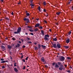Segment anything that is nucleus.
<instances>
[{"instance_id":"bb28decb","label":"nucleus","mask_w":73,"mask_h":73,"mask_svg":"<svg viewBox=\"0 0 73 73\" xmlns=\"http://www.w3.org/2000/svg\"><path fill=\"white\" fill-rule=\"evenodd\" d=\"M29 31L30 32H34V31H33V30H32V29H29Z\"/></svg>"},{"instance_id":"7ed1b4c3","label":"nucleus","mask_w":73,"mask_h":73,"mask_svg":"<svg viewBox=\"0 0 73 73\" xmlns=\"http://www.w3.org/2000/svg\"><path fill=\"white\" fill-rule=\"evenodd\" d=\"M24 21H27L26 22L27 23H28L30 22V21H29V20L28 18H25L24 19Z\"/></svg>"},{"instance_id":"e433bc0d","label":"nucleus","mask_w":73,"mask_h":73,"mask_svg":"<svg viewBox=\"0 0 73 73\" xmlns=\"http://www.w3.org/2000/svg\"><path fill=\"white\" fill-rule=\"evenodd\" d=\"M66 72H68V73H70L71 71L70 70H67Z\"/></svg>"},{"instance_id":"c03bdc74","label":"nucleus","mask_w":73,"mask_h":73,"mask_svg":"<svg viewBox=\"0 0 73 73\" xmlns=\"http://www.w3.org/2000/svg\"><path fill=\"white\" fill-rule=\"evenodd\" d=\"M52 64V65L53 66H54V65H55V63H54V62Z\"/></svg>"},{"instance_id":"58836bf2","label":"nucleus","mask_w":73,"mask_h":73,"mask_svg":"<svg viewBox=\"0 0 73 73\" xmlns=\"http://www.w3.org/2000/svg\"><path fill=\"white\" fill-rule=\"evenodd\" d=\"M41 9V8H40V7H38V10L39 11H40V9Z\"/></svg>"},{"instance_id":"7c9ffc66","label":"nucleus","mask_w":73,"mask_h":73,"mask_svg":"<svg viewBox=\"0 0 73 73\" xmlns=\"http://www.w3.org/2000/svg\"><path fill=\"white\" fill-rule=\"evenodd\" d=\"M26 15L27 16H29V15H30V14H29V13H27Z\"/></svg>"},{"instance_id":"6e6552de","label":"nucleus","mask_w":73,"mask_h":73,"mask_svg":"<svg viewBox=\"0 0 73 73\" xmlns=\"http://www.w3.org/2000/svg\"><path fill=\"white\" fill-rule=\"evenodd\" d=\"M1 49H4V50H6L5 47L3 45H1Z\"/></svg>"},{"instance_id":"4d7b16f0","label":"nucleus","mask_w":73,"mask_h":73,"mask_svg":"<svg viewBox=\"0 0 73 73\" xmlns=\"http://www.w3.org/2000/svg\"><path fill=\"white\" fill-rule=\"evenodd\" d=\"M33 2V0H31L30 1V3H31Z\"/></svg>"},{"instance_id":"8fccbe9b","label":"nucleus","mask_w":73,"mask_h":73,"mask_svg":"<svg viewBox=\"0 0 73 73\" xmlns=\"http://www.w3.org/2000/svg\"><path fill=\"white\" fill-rule=\"evenodd\" d=\"M68 34L69 35H70V34H71V31H70L68 33Z\"/></svg>"},{"instance_id":"49530a36","label":"nucleus","mask_w":73,"mask_h":73,"mask_svg":"<svg viewBox=\"0 0 73 73\" xmlns=\"http://www.w3.org/2000/svg\"><path fill=\"white\" fill-rule=\"evenodd\" d=\"M60 66V67H62H62H63V65H62V64H61L60 65V66Z\"/></svg>"},{"instance_id":"423d86ee","label":"nucleus","mask_w":73,"mask_h":73,"mask_svg":"<svg viewBox=\"0 0 73 73\" xmlns=\"http://www.w3.org/2000/svg\"><path fill=\"white\" fill-rule=\"evenodd\" d=\"M52 45H53V47L54 48H57V44H56V43L53 44L52 43Z\"/></svg>"},{"instance_id":"20e7f679","label":"nucleus","mask_w":73,"mask_h":73,"mask_svg":"<svg viewBox=\"0 0 73 73\" xmlns=\"http://www.w3.org/2000/svg\"><path fill=\"white\" fill-rule=\"evenodd\" d=\"M21 27H19L18 29L17 32H18L19 33H20L21 32Z\"/></svg>"},{"instance_id":"2f4dec72","label":"nucleus","mask_w":73,"mask_h":73,"mask_svg":"<svg viewBox=\"0 0 73 73\" xmlns=\"http://www.w3.org/2000/svg\"><path fill=\"white\" fill-rule=\"evenodd\" d=\"M67 59H68V60H71V58L68 57L67 58Z\"/></svg>"},{"instance_id":"f3484780","label":"nucleus","mask_w":73,"mask_h":73,"mask_svg":"<svg viewBox=\"0 0 73 73\" xmlns=\"http://www.w3.org/2000/svg\"><path fill=\"white\" fill-rule=\"evenodd\" d=\"M53 40L55 41H57V39L56 38H53Z\"/></svg>"},{"instance_id":"ddd939ff","label":"nucleus","mask_w":73,"mask_h":73,"mask_svg":"<svg viewBox=\"0 0 73 73\" xmlns=\"http://www.w3.org/2000/svg\"><path fill=\"white\" fill-rule=\"evenodd\" d=\"M14 70L15 71L16 73H17L18 72V70H17V68H14Z\"/></svg>"},{"instance_id":"09e8293b","label":"nucleus","mask_w":73,"mask_h":73,"mask_svg":"<svg viewBox=\"0 0 73 73\" xmlns=\"http://www.w3.org/2000/svg\"><path fill=\"white\" fill-rule=\"evenodd\" d=\"M21 57H20L21 59L23 58V57H24V55H22V56H21Z\"/></svg>"},{"instance_id":"4be33fe9","label":"nucleus","mask_w":73,"mask_h":73,"mask_svg":"<svg viewBox=\"0 0 73 73\" xmlns=\"http://www.w3.org/2000/svg\"><path fill=\"white\" fill-rule=\"evenodd\" d=\"M38 31V29H35L34 30L35 32H36V31Z\"/></svg>"},{"instance_id":"79ce46f5","label":"nucleus","mask_w":73,"mask_h":73,"mask_svg":"<svg viewBox=\"0 0 73 73\" xmlns=\"http://www.w3.org/2000/svg\"><path fill=\"white\" fill-rule=\"evenodd\" d=\"M29 57H26L25 58L26 60H27H27H28V59Z\"/></svg>"},{"instance_id":"72a5a7b5","label":"nucleus","mask_w":73,"mask_h":73,"mask_svg":"<svg viewBox=\"0 0 73 73\" xmlns=\"http://www.w3.org/2000/svg\"><path fill=\"white\" fill-rule=\"evenodd\" d=\"M5 19H6V20H9V18L8 17H6L5 18Z\"/></svg>"},{"instance_id":"4c0bfd02","label":"nucleus","mask_w":73,"mask_h":73,"mask_svg":"<svg viewBox=\"0 0 73 73\" xmlns=\"http://www.w3.org/2000/svg\"><path fill=\"white\" fill-rule=\"evenodd\" d=\"M22 69H23V70H25V66H23Z\"/></svg>"},{"instance_id":"cd10ccee","label":"nucleus","mask_w":73,"mask_h":73,"mask_svg":"<svg viewBox=\"0 0 73 73\" xmlns=\"http://www.w3.org/2000/svg\"><path fill=\"white\" fill-rule=\"evenodd\" d=\"M19 32H14V34H18L19 33Z\"/></svg>"},{"instance_id":"774afa93","label":"nucleus","mask_w":73,"mask_h":73,"mask_svg":"<svg viewBox=\"0 0 73 73\" xmlns=\"http://www.w3.org/2000/svg\"><path fill=\"white\" fill-rule=\"evenodd\" d=\"M64 66H65V67H67V65L65 64L64 65Z\"/></svg>"},{"instance_id":"39448f33","label":"nucleus","mask_w":73,"mask_h":73,"mask_svg":"<svg viewBox=\"0 0 73 73\" xmlns=\"http://www.w3.org/2000/svg\"><path fill=\"white\" fill-rule=\"evenodd\" d=\"M64 60H65V57L63 56H62L60 59V60L61 61H64Z\"/></svg>"},{"instance_id":"c85d7f7f","label":"nucleus","mask_w":73,"mask_h":73,"mask_svg":"<svg viewBox=\"0 0 73 73\" xmlns=\"http://www.w3.org/2000/svg\"><path fill=\"white\" fill-rule=\"evenodd\" d=\"M30 5H31V7L32 8H33V7H34V5H33V4H32V3H31Z\"/></svg>"},{"instance_id":"680f3d73","label":"nucleus","mask_w":73,"mask_h":73,"mask_svg":"<svg viewBox=\"0 0 73 73\" xmlns=\"http://www.w3.org/2000/svg\"><path fill=\"white\" fill-rule=\"evenodd\" d=\"M19 44H21V41H19Z\"/></svg>"},{"instance_id":"b1692460","label":"nucleus","mask_w":73,"mask_h":73,"mask_svg":"<svg viewBox=\"0 0 73 73\" xmlns=\"http://www.w3.org/2000/svg\"><path fill=\"white\" fill-rule=\"evenodd\" d=\"M43 5H46V2H45V1L43 2Z\"/></svg>"},{"instance_id":"0eeeda50","label":"nucleus","mask_w":73,"mask_h":73,"mask_svg":"<svg viewBox=\"0 0 73 73\" xmlns=\"http://www.w3.org/2000/svg\"><path fill=\"white\" fill-rule=\"evenodd\" d=\"M66 42L67 44H68L70 42V39L69 38H68L66 40Z\"/></svg>"},{"instance_id":"f03ea898","label":"nucleus","mask_w":73,"mask_h":73,"mask_svg":"<svg viewBox=\"0 0 73 73\" xmlns=\"http://www.w3.org/2000/svg\"><path fill=\"white\" fill-rule=\"evenodd\" d=\"M56 48H58L59 49H60L61 48V44L60 43L57 42V44L56 45Z\"/></svg>"},{"instance_id":"bf43d9fd","label":"nucleus","mask_w":73,"mask_h":73,"mask_svg":"<svg viewBox=\"0 0 73 73\" xmlns=\"http://www.w3.org/2000/svg\"><path fill=\"white\" fill-rule=\"evenodd\" d=\"M43 11H44V12H46V9H44L43 10Z\"/></svg>"},{"instance_id":"c756f323","label":"nucleus","mask_w":73,"mask_h":73,"mask_svg":"<svg viewBox=\"0 0 73 73\" xmlns=\"http://www.w3.org/2000/svg\"><path fill=\"white\" fill-rule=\"evenodd\" d=\"M44 36L45 37H49V35H45Z\"/></svg>"},{"instance_id":"69168bd1","label":"nucleus","mask_w":73,"mask_h":73,"mask_svg":"<svg viewBox=\"0 0 73 73\" xmlns=\"http://www.w3.org/2000/svg\"><path fill=\"white\" fill-rule=\"evenodd\" d=\"M21 4V3L20 2H19V3H18L17 4H18V5H19V4Z\"/></svg>"},{"instance_id":"a211bd4d","label":"nucleus","mask_w":73,"mask_h":73,"mask_svg":"<svg viewBox=\"0 0 73 73\" xmlns=\"http://www.w3.org/2000/svg\"><path fill=\"white\" fill-rule=\"evenodd\" d=\"M41 33L42 34V35H43V36H44V31L43 30H41Z\"/></svg>"},{"instance_id":"ea45409f","label":"nucleus","mask_w":73,"mask_h":73,"mask_svg":"<svg viewBox=\"0 0 73 73\" xmlns=\"http://www.w3.org/2000/svg\"><path fill=\"white\" fill-rule=\"evenodd\" d=\"M2 68L3 69H5V66H2Z\"/></svg>"},{"instance_id":"9b49d317","label":"nucleus","mask_w":73,"mask_h":73,"mask_svg":"<svg viewBox=\"0 0 73 73\" xmlns=\"http://www.w3.org/2000/svg\"><path fill=\"white\" fill-rule=\"evenodd\" d=\"M8 60H3L1 62V63H5V62H8Z\"/></svg>"},{"instance_id":"f704fd0d","label":"nucleus","mask_w":73,"mask_h":73,"mask_svg":"<svg viewBox=\"0 0 73 73\" xmlns=\"http://www.w3.org/2000/svg\"><path fill=\"white\" fill-rule=\"evenodd\" d=\"M27 43L28 44H32V43L31 41H30L29 42H27Z\"/></svg>"},{"instance_id":"5701e85b","label":"nucleus","mask_w":73,"mask_h":73,"mask_svg":"<svg viewBox=\"0 0 73 73\" xmlns=\"http://www.w3.org/2000/svg\"><path fill=\"white\" fill-rule=\"evenodd\" d=\"M38 49H40V48H41V45H40V44H38Z\"/></svg>"},{"instance_id":"393cba45","label":"nucleus","mask_w":73,"mask_h":73,"mask_svg":"<svg viewBox=\"0 0 73 73\" xmlns=\"http://www.w3.org/2000/svg\"><path fill=\"white\" fill-rule=\"evenodd\" d=\"M64 47L65 48H66V49H68V48H69V46H64Z\"/></svg>"},{"instance_id":"0e129e2a","label":"nucleus","mask_w":73,"mask_h":73,"mask_svg":"<svg viewBox=\"0 0 73 73\" xmlns=\"http://www.w3.org/2000/svg\"><path fill=\"white\" fill-rule=\"evenodd\" d=\"M34 44L35 45H36V44H37V43L35 42L34 43Z\"/></svg>"},{"instance_id":"1a4fd4ad","label":"nucleus","mask_w":73,"mask_h":73,"mask_svg":"<svg viewBox=\"0 0 73 73\" xmlns=\"http://www.w3.org/2000/svg\"><path fill=\"white\" fill-rule=\"evenodd\" d=\"M40 25V24L39 23L36 24V25H35V28H36V27H39Z\"/></svg>"},{"instance_id":"6ab92c4d","label":"nucleus","mask_w":73,"mask_h":73,"mask_svg":"<svg viewBox=\"0 0 73 73\" xmlns=\"http://www.w3.org/2000/svg\"><path fill=\"white\" fill-rule=\"evenodd\" d=\"M34 48H35V50H38V48H37V47L36 46H35L34 47Z\"/></svg>"},{"instance_id":"4468645a","label":"nucleus","mask_w":73,"mask_h":73,"mask_svg":"<svg viewBox=\"0 0 73 73\" xmlns=\"http://www.w3.org/2000/svg\"><path fill=\"white\" fill-rule=\"evenodd\" d=\"M17 45L15 46L16 47V48L17 47H20V44H17Z\"/></svg>"},{"instance_id":"603ef678","label":"nucleus","mask_w":73,"mask_h":73,"mask_svg":"<svg viewBox=\"0 0 73 73\" xmlns=\"http://www.w3.org/2000/svg\"><path fill=\"white\" fill-rule=\"evenodd\" d=\"M44 22L45 23H46V24H47V22L46 21L44 20Z\"/></svg>"},{"instance_id":"a18cd8bd","label":"nucleus","mask_w":73,"mask_h":73,"mask_svg":"<svg viewBox=\"0 0 73 73\" xmlns=\"http://www.w3.org/2000/svg\"><path fill=\"white\" fill-rule=\"evenodd\" d=\"M71 10H73V6H72L71 8Z\"/></svg>"},{"instance_id":"aec40b11","label":"nucleus","mask_w":73,"mask_h":73,"mask_svg":"<svg viewBox=\"0 0 73 73\" xmlns=\"http://www.w3.org/2000/svg\"><path fill=\"white\" fill-rule=\"evenodd\" d=\"M41 46L42 48H45L46 47V46H44L43 45H42Z\"/></svg>"},{"instance_id":"5fc2aeb1","label":"nucleus","mask_w":73,"mask_h":73,"mask_svg":"<svg viewBox=\"0 0 73 73\" xmlns=\"http://www.w3.org/2000/svg\"><path fill=\"white\" fill-rule=\"evenodd\" d=\"M1 61H3V60H4V59L3 58H1Z\"/></svg>"},{"instance_id":"f8f14e48","label":"nucleus","mask_w":73,"mask_h":73,"mask_svg":"<svg viewBox=\"0 0 73 73\" xmlns=\"http://www.w3.org/2000/svg\"><path fill=\"white\" fill-rule=\"evenodd\" d=\"M41 61H42L43 62L45 61V59H44V58L42 57L41 58Z\"/></svg>"},{"instance_id":"412c9836","label":"nucleus","mask_w":73,"mask_h":73,"mask_svg":"<svg viewBox=\"0 0 73 73\" xmlns=\"http://www.w3.org/2000/svg\"><path fill=\"white\" fill-rule=\"evenodd\" d=\"M59 70H61L63 69V68L62 67H60L59 68Z\"/></svg>"},{"instance_id":"a878e982","label":"nucleus","mask_w":73,"mask_h":73,"mask_svg":"<svg viewBox=\"0 0 73 73\" xmlns=\"http://www.w3.org/2000/svg\"><path fill=\"white\" fill-rule=\"evenodd\" d=\"M14 45H15V44H11V48H12V47H13V46H14Z\"/></svg>"},{"instance_id":"13d9d810","label":"nucleus","mask_w":73,"mask_h":73,"mask_svg":"<svg viewBox=\"0 0 73 73\" xmlns=\"http://www.w3.org/2000/svg\"><path fill=\"white\" fill-rule=\"evenodd\" d=\"M2 45H5V44L4 43H2Z\"/></svg>"},{"instance_id":"c9c22d12","label":"nucleus","mask_w":73,"mask_h":73,"mask_svg":"<svg viewBox=\"0 0 73 73\" xmlns=\"http://www.w3.org/2000/svg\"><path fill=\"white\" fill-rule=\"evenodd\" d=\"M27 27L29 28H30V29H32V27H31L29 26H27Z\"/></svg>"},{"instance_id":"a19ab883","label":"nucleus","mask_w":73,"mask_h":73,"mask_svg":"<svg viewBox=\"0 0 73 73\" xmlns=\"http://www.w3.org/2000/svg\"><path fill=\"white\" fill-rule=\"evenodd\" d=\"M9 66H12V64H11V65H7V66H8V67H9Z\"/></svg>"},{"instance_id":"37998d69","label":"nucleus","mask_w":73,"mask_h":73,"mask_svg":"<svg viewBox=\"0 0 73 73\" xmlns=\"http://www.w3.org/2000/svg\"><path fill=\"white\" fill-rule=\"evenodd\" d=\"M39 55H40V54H41V52L39 51Z\"/></svg>"},{"instance_id":"473e14b6","label":"nucleus","mask_w":73,"mask_h":73,"mask_svg":"<svg viewBox=\"0 0 73 73\" xmlns=\"http://www.w3.org/2000/svg\"><path fill=\"white\" fill-rule=\"evenodd\" d=\"M12 40H13V41H15V40H16V38H15V37H13L12 38Z\"/></svg>"},{"instance_id":"338daca9","label":"nucleus","mask_w":73,"mask_h":73,"mask_svg":"<svg viewBox=\"0 0 73 73\" xmlns=\"http://www.w3.org/2000/svg\"><path fill=\"white\" fill-rule=\"evenodd\" d=\"M71 2V1H69V2H68V3L69 4H70Z\"/></svg>"},{"instance_id":"6e6d98bb","label":"nucleus","mask_w":73,"mask_h":73,"mask_svg":"<svg viewBox=\"0 0 73 73\" xmlns=\"http://www.w3.org/2000/svg\"><path fill=\"white\" fill-rule=\"evenodd\" d=\"M31 35H32V36H33V33H31Z\"/></svg>"},{"instance_id":"3c124183","label":"nucleus","mask_w":73,"mask_h":73,"mask_svg":"<svg viewBox=\"0 0 73 73\" xmlns=\"http://www.w3.org/2000/svg\"><path fill=\"white\" fill-rule=\"evenodd\" d=\"M22 61H23V62H25V59H23V60H22Z\"/></svg>"},{"instance_id":"864d4df0","label":"nucleus","mask_w":73,"mask_h":73,"mask_svg":"<svg viewBox=\"0 0 73 73\" xmlns=\"http://www.w3.org/2000/svg\"><path fill=\"white\" fill-rule=\"evenodd\" d=\"M22 48H25V46L23 45L22 46Z\"/></svg>"},{"instance_id":"de8ad7c7","label":"nucleus","mask_w":73,"mask_h":73,"mask_svg":"<svg viewBox=\"0 0 73 73\" xmlns=\"http://www.w3.org/2000/svg\"><path fill=\"white\" fill-rule=\"evenodd\" d=\"M38 27H39V28H40V29H42V27L41 26H39Z\"/></svg>"},{"instance_id":"052dcab7","label":"nucleus","mask_w":73,"mask_h":73,"mask_svg":"<svg viewBox=\"0 0 73 73\" xmlns=\"http://www.w3.org/2000/svg\"><path fill=\"white\" fill-rule=\"evenodd\" d=\"M1 3H3L4 1V0H0Z\"/></svg>"},{"instance_id":"f257e3e1","label":"nucleus","mask_w":73,"mask_h":73,"mask_svg":"<svg viewBox=\"0 0 73 73\" xmlns=\"http://www.w3.org/2000/svg\"><path fill=\"white\" fill-rule=\"evenodd\" d=\"M61 65V62H58L57 64V63L56 64L55 67L56 68H58L60 66L58 65Z\"/></svg>"},{"instance_id":"dca6fc26","label":"nucleus","mask_w":73,"mask_h":73,"mask_svg":"<svg viewBox=\"0 0 73 73\" xmlns=\"http://www.w3.org/2000/svg\"><path fill=\"white\" fill-rule=\"evenodd\" d=\"M60 13H61V12H57L56 13V14L57 15L59 16Z\"/></svg>"},{"instance_id":"9d476101","label":"nucleus","mask_w":73,"mask_h":73,"mask_svg":"<svg viewBox=\"0 0 73 73\" xmlns=\"http://www.w3.org/2000/svg\"><path fill=\"white\" fill-rule=\"evenodd\" d=\"M7 48L9 49H12V47L9 44L7 45Z\"/></svg>"},{"instance_id":"e2e57ef3","label":"nucleus","mask_w":73,"mask_h":73,"mask_svg":"<svg viewBox=\"0 0 73 73\" xmlns=\"http://www.w3.org/2000/svg\"><path fill=\"white\" fill-rule=\"evenodd\" d=\"M45 67H46V68H48V66L47 65H45Z\"/></svg>"},{"instance_id":"2eb2a0df","label":"nucleus","mask_w":73,"mask_h":73,"mask_svg":"<svg viewBox=\"0 0 73 73\" xmlns=\"http://www.w3.org/2000/svg\"><path fill=\"white\" fill-rule=\"evenodd\" d=\"M44 38L45 41H48V38L46 37H44Z\"/></svg>"}]
</instances>
